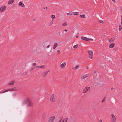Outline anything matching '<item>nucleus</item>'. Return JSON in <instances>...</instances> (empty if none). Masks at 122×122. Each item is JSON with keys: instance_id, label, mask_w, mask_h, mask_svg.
Returning <instances> with one entry per match:
<instances>
[{"instance_id": "1", "label": "nucleus", "mask_w": 122, "mask_h": 122, "mask_svg": "<svg viewBox=\"0 0 122 122\" xmlns=\"http://www.w3.org/2000/svg\"><path fill=\"white\" fill-rule=\"evenodd\" d=\"M26 103L27 104V105L28 107L32 106L33 104V103L31 100V99L30 98H28L26 99Z\"/></svg>"}, {"instance_id": "2", "label": "nucleus", "mask_w": 122, "mask_h": 122, "mask_svg": "<svg viewBox=\"0 0 122 122\" xmlns=\"http://www.w3.org/2000/svg\"><path fill=\"white\" fill-rule=\"evenodd\" d=\"M57 99V97L55 94H52L50 97V101L53 102H55Z\"/></svg>"}, {"instance_id": "3", "label": "nucleus", "mask_w": 122, "mask_h": 122, "mask_svg": "<svg viewBox=\"0 0 122 122\" xmlns=\"http://www.w3.org/2000/svg\"><path fill=\"white\" fill-rule=\"evenodd\" d=\"M17 90V89L15 88V87H13L12 88L10 89H8L7 90H5L4 91L2 92H0V93H5V92H6L9 91H16Z\"/></svg>"}, {"instance_id": "4", "label": "nucleus", "mask_w": 122, "mask_h": 122, "mask_svg": "<svg viewBox=\"0 0 122 122\" xmlns=\"http://www.w3.org/2000/svg\"><path fill=\"white\" fill-rule=\"evenodd\" d=\"M111 115L112 118L111 122H115L116 120L115 117L113 114H111Z\"/></svg>"}, {"instance_id": "5", "label": "nucleus", "mask_w": 122, "mask_h": 122, "mask_svg": "<svg viewBox=\"0 0 122 122\" xmlns=\"http://www.w3.org/2000/svg\"><path fill=\"white\" fill-rule=\"evenodd\" d=\"M88 53L89 54V58L91 59H92V56L93 55V53L92 51V50L89 51L88 52Z\"/></svg>"}, {"instance_id": "6", "label": "nucleus", "mask_w": 122, "mask_h": 122, "mask_svg": "<svg viewBox=\"0 0 122 122\" xmlns=\"http://www.w3.org/2000/svg\"><path fill=\"white\" fill-rule=\"evenodd\" d=\"M0 12H2L5 11L6 9V6L5 5L2 6L1 7H0Z\"/></svg>"}, {"instance_id": "7", "label": "nucleus", "mask_w": 122, "mask_h": 122, "mask_svg": "<svg viewBox=\"0 0 122 122\" xmlns=\"http://www.w3.org/2000/svg\"><path fill=\"white\" fill-rule=\"evenodd\" d=\"M55 118V116H53L51 117L49 120L48 122H53Z\"/></svg>"}, {"instance_id": "8", "label": "nucleus", "mask_w": 122, "mask_h": 122, "mask_svg": "<svg viewBox=\"0 0 122 122\" xmlns=\"http://www.w3.org/2000/svg\"><path fill=\"white\" fill-rule=\"evenodd\" d=\"M89 75V74L83 75L81 76V79H84L85 78L87 77Z\"/></svg>"}, {"instance_id": "9", "label": "nucleus", "mask_w": 122, "mask_h": 122, "mask_svg": "<svg viewBox=\"0 0 122 122\" xmlns=\"http://www.w3.org/2000/svg\"><path fill=\"white\" fill-rule=\"evenodd\" d=\"M66 62H64L61 65L60 67L63 69L64 68L66 65Z\"/></svg>"}, {"instance_id": "10", "label": "nucleus", "mask_w": 122, "mask_h": 122, "mask_svg": "<svg viewBox=\"0 0 122 122\" xmlns=\"http://www.w3.org/2000/svg\"><path fill=\"white\" fill-rule=\"evenodd\" d=\"M81 39L82 40L86 41H89V39L88 38L86 37L82 36L81 37Z\"/></svg>"}, {"instance_id": "11", "label": "nucleus", "mask_w": 122, "mask_h": 122, "mask_svg": "<svg viewBox=\"0 0 122 122\" xmlns=\"http://www.w3.org/2000/svg\"><path fill=\"white\" fill-rule=\"evenodd\" d=\"M49 72V71H46L43 72L41 74V76L43 77L45 76L47 74V73Z\"/></svg>"}, {"instance_id": "12", "label": "nucleus", "mask_w": 122, "mask_h": 122, "mask_svg": "<svg viewBox=\"0 0 122 122\" xmlns=\"http://www.w3.org/2000/svg\"><path fill=\"white\" fill-rule=\"evenodd\" d=\"M18 5L19 6L22 7H24L25 6L24 4L21 1H20Z\"/></svg>"}, {"instance_id": "13", "label": "nucleus", "mask_w": 122, "mask_h": 122, "mask_svg": "<svg viewBox=\"0 0 122 122\" xmlns=\"http://www.w3.org/2000/svg\"><path fill=\"white\" fill-rule=\"evenodd\" d=\"M58 46V44L56 43H54V45L53 46V49H55Z\"/></svg>"}, {"instance_id": "14", "label": "nucleus", "mask_w": 122, "mask_h": 122, "mask_svg": "<svg viewBox=\"0 0 122 122\" xmlns=\"http://www.w3.org/2000/svg\"><path fill=\"white\" fill-rule=\"evenodd\" d=\"M115 39L113 37V38H112L109 40V42H113L115 40Z\"/></svg>"}, {"instance_id": "15", "label": "nucleus", "mask_w": 122, "mask_h": 122, "mask_svg": "<svg viewBox=\"0 0 122 122\" xmlns=\"http://www.w3.org/2000/svg\"><path fill=\"white\" fill-rule=\"evenodd\" d=\"M90 87H86L85 89V90H86V91L87 92H88L90 89Z\"/></svg>"}, {"instance_id": "16", "label": "nucleus", "mask_w": 122, "mask_h": 122, "mask_svg": "<svg viewBox=\"0 0 122 122\" xmlns=\"http://www.w3.org/2000/svg\"><path fill=\"white\" fill-rule=\"evenodd\" d=\"M115 44L114 43H112L109 46V47L110 48H112L114 47Z\"/></svg>"}, {"instance_id": "17", "label": "nucleus", "mask_w": 122, "mask_h": 122, "mask_svg": "<svg viewBox=\"0 0 122 122\" xmlns=\"http://www.w3.org/2000/svg\"><path fill=\"white\" fill-rule=\"evenodd\" d=\"M80 66L79 65H76V67H74L73 68V69L74 70H76Z\"/></svg>"}, {"instance_id": "18", "label": "nucleus", "mask_w": 122, "mask_h": 122, "mask_svg": "<svg viewBox=\"0 0 122 122\" xmlns=\"http://www.w3.org/2000/svg\"><path fill=\"white\" fill-rule=\"evenodd\" d=\"M14 0H10L8 2V4H10L13 3Z\"/></svg>"}, {"instance_id": "19", "label": "nucleus", "mask_w": 122, "mask_h": 122, "mask_svg": "<svg viewBox=\"0 0 122 122\" xmlns=\"http://www.w3.org/2000/svg\"><path fill=\"white\" fill-rule=\"evenodd\" d=\"M15 82V81H11L9 84V85H12L14 84V83Z\"/></svg>"}, {"instance_id": "20", "label": "nucleus", "mask_w": 122, "mask_h": 122, "mask_svg": "<svg viewBox=\"0 0 122 122\" xmlns=\"http://www.w3.org/2000/svg\"><path fill=\"white\" fill-rule=\"evenodd\" d=\"M85 14L81 15H80V17L81 18H83L85 17Z\"/></svg>"}, {"instance_id": "21", "label": "nucleus", "mask_w": 122, "mask_h": 122, "mask_svg": "<svg viewBox=\"0 0 122 122\" xmlns=\"http://www.w3.org/2000/svg\"><path fill=\"white\" fill-rule=\"evenodd\" d=\"M68 120L67 118H65L62 121V122H67Z\"/></svg>"}, {"instance_id": "22", "label": "nucleus", "mask_w": 122, "mask_h": 122, "mask_svg": "<svg viewBox=\"0 0 122 122\" xmlns=\"http://www.w3.org/2000/svg\"><path fill=\"white\" fill-rule=\"evenodd\" d=\"M79 14V12H72V14L76 15H78Z\"/></svg>"}, {"instance_id": "23", "label": "nucleus", "mask_w": 122, "mask_h": 122, "mask_svg": "<svg viewBox=\"0 0 122 122\" xmlns=\"http://www.w3.org/2000/svg\"><path fill=\"white\" fill-rule=\"evenodd\" d=\"M51 17L52 18V20H54V19L55 18V16L54 15H51Z\"/></svg>"}, {"instance_id": "24", "label": "nucleus", "mask_w": 122, "mask_h": 122, "mask_svg": "<svg viewBox=\"0 0 122 122\" xmlns=\"http://www.w3.org/2000/svg\"><path fill=\"white\" fill-rule=\"evenodd\" d=\"M122 28V25H120L119 27V30L120 31Z\"/></svg>"}, {"instance_id": "25", "label": "nucleus", "mask_w": 122, "mask_h": 122, "mask_svg": "<svg viewBox=\"0 0 122 122\" xmlns=\"http://www.w3.org/2000/svg\"><path fill=\"white\" fill-rule=\"evenodd\" d=\"M40 68L44 69L46 68V66L45 65H42L40 66Z\"/></svg>"}, {"instance_id": "26", "label": "nucleus", "mask_w": 122, "mask_h": 122, "mask_svg": "<svg viewBox=\"0 0 122 122\" xmlns=\"http://www.w3.org/2000/svg\"><path fill=\"white\" fill-rule=\"evenodd\" d=\"M53 22H54V20H52L50 22V24H49V26H50L53 23Z\"/></svg>"}, {"instance_id": "27", "label": "nucleus", "mask_w": 122, "mask_h": 122, "mask_svg": "<svg viewBox=\"0 0 122 122\" xmlns=\"http://www.w3.org/2000/svg\"><path fill=\"white\" fill-rule=\"evenodd\" d=\"M63 116H61L60 117V119L59 120V121H58V122H61V121L63 119Z\"/></svg>"}, {"instance_id": "28", "label": "nucleus", "mask_w": 122, "mask_h": 122, "mask_svg": "<svg viewBox=\"0 0 122 122\" xmlns=\"http://www.w3.org/2000/svg\"><path fill=\"white\" fill-rule=\"evenodd\" d=\"M78 46V45H75L73 46V48H74L76 49L77 47Z\"/></svg>"}, {"instance_id": "29", "label": "nucleus", "mask_w": 122, "mask_h": 122, "mask_svg": "<svg viewBox=\"0 0 122 122\" xmlns=\"http://www.w3.org/2000/svg\"><path fill=\"white\" fill-rule=\"evenodd\" d=\"M27 72H24L21 75L22 76H23L27 74Z\"/></svg>"}, {"instance_id": "30", "label": "nucleus", "mask_w": 122, "mask_h": 122, "mask_svg": "<svg viewBox=\"0 0 122 122\" xmlns=\"http://www.w3.org/2000/svg\"><path fill=\"white\" fill-rule=\"evenodd\" d=\"M67 23L66 22H65L63 23L62 25L63 26H66L67 25Z\"/></svg>"}, {"instance_id": "31", "label": "nucleus", "mask_w": 122, "mask_h": 122, "mask_svg": "<svg viewBox=\"0 0 122 122\" xmlns=\"http://www.w3.org/2000/svg\"><path fill=\"white\" fill-rule=\"evenodd\" d=\"M67 15H71L72 14V13L71 12H69L68 13H67Z\"/></svg>"}, {"instance_id": "32", "label": "nucleus", "mask_w": 122, "mask_h": 122, "mask_svg": "<svg viewBox=\"0 0 122 122\" xmlns=\"http://www.w3.org/2000/svg\"><path fill=\"white\" fill-rule=\"evenodd\" d=\"M86 92H86V90H85V89L83 90V92H82L83 93H86Z\"/></svg>"}, {"instance_id": "33", "label": "nucleus", "mask_w": 122, "mask_h": 122, "mask_svg": "<svg viewBox=\"0 0 122 122\" xmlns=\"http://www.w3.org/2000/svg\"><path fill=\"white\" fill-rule=\"evenodd\" d=\"M35 68H40V66H36Z\"/></svg>"}, {"instance_id": "34", "label": "nucleus", "mask_w": 122, "mask_h": 122, "mask_svg": "<svg viewBox=\"0 0 122 122\" xmlns=\"http://www.w3.org/2000/svg\"><path fill=\"white\" fill-rule=\"evenodd\" d=\"M99 22L100 23H102V24H103L104 23L103 21L102 20H99Z\"/></svg>"}, {"instance_id": "35", "label": "nucleus", "mask_w": 122, "mask_h": 122, "mask_svg": "<svg viewBox=\"0 0 122 122\" xmlns=\"http://www.w3.org/2000/svg\"><path fill=\"white\" fill-rule=\"evenodd\" d=\"M36 63H34L32 64V66H36Z\"/></svg>"}, {"instance_id": "36", "label": "nucleus", "mask_w": 122, "mask_h": 122, "mask_svg": "<svg viewBox=\"0 0 122 122\" xmlns=\"http://www.w3.org/2000/svg\"><path fill=\"white\" fill-rule=\"evenodd\" d=\"M105 97L102 100V102H103L105 101Z\"/></svg>"}, {"instance_id": "37", "label": "nucleus", "mask_w": 122, "mask_h": 122, "mask_svg": "<svg viewBox=\"0 0 122 122\" xmlns=\"http://www.w3.org/2000/svg\"><path fill=\"white\" fill-rule=\"evenodd\" d=\"M50 46V45H49L47 46L46 48H49Z\"/></svg>"}, {"instance_id": "38", "label": "nucleus", "mask_w": 122, "mask_h": 122, "mask_svg": "<svg viewBox=\"0 0 122 122\" xmlns=\"http://www.w3.org/2000/svg\"><path fill=\"white\" fill-rule=\"evenodd\" d=\"M89 41L90 40L91 41H92L93 40L92 39H89Z\"/></svg>"}, {"instance_id": "39", "label": "nucleus", "mask_w": 122, "mask_h": 122, "mask_svg": "<svg viewBox=\"0 0 122 122\" xmlns=\"http://www.w3.org/2000/svg\"><path fill=\"white\" fill-rule=\"evenodd\" d=\"M60 50H58L57 51V52L58 53H60Z\"/></svg>"}, {"instance_id": "40", "label": "nucleus", "mask_w": 122, "mask_h": 122, "mask_svg": "<svg viewBox=\"0 0 122 122\" xmlns=\"http://www.w3.org/2000/svg\"><path fill=\"white\" fill-rule=\"evenodd\" d=\"M47 9V6H45L44 7V9H45L46 10Z\"/></svg>"}, {"instance_id": "41", "label": "nucleus", "mask_w": 122, "mask_h": 122, "mask_svg": "<svg viewBox=\"0 0 122 122\" xmlns=\"http://www.w3.org/2000/svg\"><path fill=\"white\" fill-rule=\"evenodd\" d=\"M98 122H102V120L101 119Z\"/></svg>"}, {"instance_id": "42", "label": "nucleus", "mask_w": 122, "mask_h": 122, "mask_svg": "<svg viewBox=\"0 0 122 122\" xmlns=\"http://www.w3.org/2000/svg\"><path fill=\"white\" fill-rule=\"evenodd\" d=\"M79 37V36H76V37L77 38H78Z\"/></svg>"}, {"instance_id": "43", "label": "nucleus", "mask_w": 122, "mask_h": 122, "mask_svg": "<svg viewBox=\"0 0 122 122\" xmlns=\"http://www.w3.org/2000/svg\"><path fill=\"white\" fill-rule=\"evenodd\" d=\"M114 2V3H115V0H112Z\"/></svg>"}, {"instance_id": "44", "label": "nucleus", "mask_w": 122, "mask_h": 122, "mask_svg": "<svg viewBox=\"0 0 122 122\" xmlns=\"http://www.w3.org/2000/svg\"><path fill=\"white\" fill-rule=\"evenodd\" d=\"M88 66H87V67H86V69H88Z\"/></svg>"}, {"instance_id": "45", "label": "nucleus", "mask_w": 122, "mask_h": 122, "mask_svg": "<svg viewBox=\"0 0 122 122\" xmlns=\"http://www.w3.org/2000/svg\"><path fill=\"white\" fill-rule=\"evenodd\" d=\"M114 89V88L113 87H112V88H111V90H113Z\"/></svg>"}, {"instance_id": "46", "label": "nucleus", "mask_w": 122, "mask_h": 122, "mask_svg": "<svg viewBox=\"0 0 122 122\" xmlns=\"http://www.w3.org/2000/svg\"><path fill=\"white\" fill-rule=\"evenodd\" d=\"M121 24L122 25V20H121Z\"/></svg>"}, {"instance_id": "47", "label": "nucleus", "mask_w": 122, "mask_h": 122, "mask_svg": "<svg viewBox=\"0 0 122 122\" xmlns=\"http://www.w3.org/2000/svg\"><path fill=\"white\" fill-rule=\"evenodd\" d=\"M121 20H122V15L121 16Z\"/></svg>"}, {"instance_id": "48", "label": "nucleus", "mask_w": 122, "mask_h": 122, "mask_svg": "<svg viewBox=\"0 0 122 122\" xmlns=\"http://www.w3.org/2000/svg\"><path fill=\"white\" fill-rule=\"evenodd\" d=\"M65 31H67V30H65Z\"/></svg>"}, {"instance_id": "49", "label": "nucleus", "mask_w": 122, "mask_h": 122, "mask_svg": "<svg viewBox=\"0 0 122 122\" xmlns=\"http://www.w3.org/2000/svg\"><path fill=\"white\" fill-rule=\"evenodd\" d=\"M43 115L44 116L45 115V114H43Z\"/></svg>"}, {"instance_id": "50", "label": "nucleus", "mask_w": 122, "mask_h": 122, "mask_svg": "<svg viewBox=\"0 0 122 122\" xmlns=\"http://www.w3.org/2000/svg\"><path fill=\"white\" fill-rule=\"evenodd\" d=\"M33 70V69H32L31 70V71H32Z\"/></svg>"}]
</instances>
